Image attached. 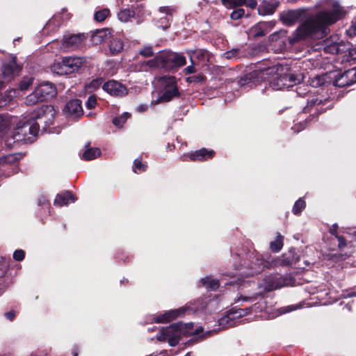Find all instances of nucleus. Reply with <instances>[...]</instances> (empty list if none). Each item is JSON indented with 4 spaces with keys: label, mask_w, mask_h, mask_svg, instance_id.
<instances>
[{
    "label": "nucleus",
    "mask_w": 356,
    "mask_h": 356,
    "mask_svg": "<svg viewBox=\"0 0 356 356\" xmlns=\"http://www.w3.org/2000/svg\"><path fill=\"white\" fill-rule=\"evenodd\" d=\"M347 13L348 11L339 4V1H334L330 9L319 11L315 15L307 18L291 35L287 36V31L280 30L270 34L269 40L276 42L286 49L287 44L293 46L302 40L313 38L327 26L345 18Z\"/></svg>",
    "instance_id": "1"
},
{
    "label": "nucleus",
    "mask_w": 356,
    "mask_h": 356,
    "mask_svg": "<svg viewBox=\"0 0 356 356\" xmlns=\"http://www.w3.org/2000/svg\"><path fill=\"white\" fill-rule=\"evenodd\" d=\"M54 114L55 111L52 106L42 105L29 120L19 121L17 123L12 135L6 139V145H10L12 143L32 142L33 138L38 136L40 130L39 123L36 120H40L42 122V119H46L49 115L51 118H54Z\"/></svg>",
    "instance_id": "2"
},
{
    "label": "nucleus",
    "mask_w": 356,
    "mask_h": 356,
    "mask_svg": "<svg viewBox=\"0 0 356 356\" xmlns=\"http://www.w3.org/2000/svg\"><path fill=\"white\" fill-rule=\"evenodd\" d=\"M193 323H183L177 322L163 327L156 336L159 341H168L170 346H177L180 341L181 335H198L203 332L202 327H198L193 330Z\"/></svg>",
    "instance_id": "3"
},
{
    "label": "nucleus",
    "mask_w": 356,
    "mask_h": 356,
    "mask_svg": "<svg viewBox=\"0 0 356 356\" xmlns=\"http://www.w3.org/2000/svg\"><path fill=\"white\" fill-rule=\"evenodd\" d=\"M301 73H296L291 69L280 65L276 69L275 76L270 81L269 85L275 90L293 87L303 80Z\"/></svg>",
    "instance_id": "4"
},
{
    "label": "nucleus",
    "mask_w": 356,
    "mask_h": 356,
    "mask_svg": "<svg viewBox=\"0 0 356 356\" xmlns=\"http://www.w3.org/2000/svg\"><path fill=\"white\" fill-rule=\"evenodd\" d=\"M86 60L81 57H63L60 62L51 66V70L59 75H67L78 72L84 65Z\"/></svg>",
    "instance_id": "5"
},
{
    "label": "nucleus",
    "mask_w": 356,
    "mask_h": 356,
    "mask_svg": "<svg viewBox=\"0 0 356 356\" xmlns=\"http://www.w3.org/2000/svg\"><path fill=\"white\" fill-rule=\"evenodd\" d=\"M161 69L165 71L175 72L186 64V57L181 54L170 50L160 51Z\"/></svg>",
    "instance_id": "6"
},
{
    "label": "nucleus",
    "mask_w": 356,
    "mask_h": 356,
    "mask_svg": "<svg viewBox=\"0 0 356 356\" xmlns=\"http://www.w3.org/2000/svg\"><path fill=\"white\" fill-rule=\"evenodd\" d=\"M56 95V88L53 83L43 82L39 84L34 91L26 97L28 104H35L50 99Z\"/></svg>",
    "instance_id": "7"
},
{
    "label": "nucleus",
    "mask_w": 356,
    "mask_h": 356,
    "mask_svg": "<svg viewBox=\"0 0 356 356\" xmlns=\"http://www.w3.org/2000/svg\"><path fill=\"white\" fill-rule=\"evenodd\" d=\"M160 82L163 86V92L156 100V104L168 102L175 97H180L175 76H163L160 79Z\"/></svg>",
    "instance_id": "8"
},
{
    "label": "nucleus",
    "mask_w": 356,
    "mask_h": 356,
    "mask_svg": "<svg viewBox=\"0 0 356 356\" xmlns=\"http://www.w3.org/2000/svg\"><path fill=\"white\" fill-rule=\"evenodd\" d=\"M147 15H149V13L145 9L143 4L136 3L131 5V7L121 8L118 13V18L122 22H129L132 18H134L137 20V23H140Z\"/></svg>",
    "instance_id": "9"
},
{
    "label": "nucleus",
    "mask_w": 356,
    "mask_h": 356,
    "mask_svg": "<svg viewBox=\"0 0 356 356\" xmlns=\"http://www.w3.org/2000/svg\"><path fill=\"white\" fill-rule=\"evenodd\" d=\"M248 261L243 260V263L240 264L239 266L236 268L237 270H241L243 268L250 270L248 273V275L253 276L261 272L264 268L267 267V262L263 259L261 255L258 254H250L247 255Z\"/></svg>",
    "instance_id": "10"
},
{
    "label": "nucleus",
    "mask_w": 356,
    "mask_h": 356,
    "mask_svg": "<svg viewBox=\"0 0 356 356\" xmlns=\"http://www.w3.org/2000/svg\"><path fill=\"white\" fill-rule=\"evenodd\" d=\"M332 85L338 88L348 87L356 83V67L338 72L331 80Z\"/></svg>",
    "instance_id": "11"
},
{
    "label": "nucleus",
    "mask_w": 356,
    "mask_h": 356,
    "mask_svg": "<svg viewBox=\"0 0 356 356\" xmlns=\"http://www.w3.org/2000/svg\"><path fill=\"white\" fill-rule=\"evenodd\" d=\"M215 155L216 152L214 150L203 147L194 152L184 154L180 157V159L183 162H203L212 159Z\"/></svg>",
    "instance_id": "12"
},
{
    "label": "nucleus",
    "mask_w": 356,
    "mask_h": 356,
    "mask_svg": "<svg viewBox=\"0 0 356 356\" xmlns=\"http://www.w3.org/2000/svg\"><path fill=\"white\" fill-rule=\"evenodd\" d=\"M17 60L16 56H12L11 59L8 62L4 63L1 67L3 78L7 82L19 76L22 70V67L17 64Z\"/></svg>",
    "instance_id": "13"
},
{
    "label": "nucleus",
    "mask_w": 356,
    "mask_h": 356,
    "mask_svg": "<svg viewBox=\"0 0 356 356\" xmlns=\"http://www.w3.org/2000/svg\"><path fill=\"white\" fill-rule=\"evenodd\" d=\"M186 308L180 307L176 309H171L165 312L163 314H159L154 316L152 319L153 323H168L178 317L184 316L186 314Z\"/></svg>",
    "instance_id": "14"
},
{
    "label": "nucleus",
    "mask_w": 356,
    "mask_h": 356,
    "mask_svg": "<svg viewBox=\"0 0 356 356\" xmlns=\"http://www.w3.org/2000/svg\"><path fill=\"white\" fill-rule=\"evenodd\" d=\"M102 89L115 97H123L128 94L127 87L120 82L113 79L105 82L102 86Z\"/></svg>",
    "instance_id": "15"
},
{
    "label": "nucleus",
    "mask_w": 356,
    "mask_h": 356,
    "mask_svg": "<svg viewBox=\"0 0 356 356\" xmlns=\"http://www.w3.org/2000/svg\"><path fill=\"white\" fill-rule=\"evenodd\" d=\"M306 89L302 90L301 87L297 88V94L299 96L307 98V105L303 108L304 113H309L317 106L323 103V100L318 99L317 95L312 94L310 91H305Z\"/></svg>",
    "instance_id": "16"
},
{
    "label": "nucleus",
    "mask_w": 356,
    "mask_h": 356,
    "mask_svg": "<svg viewBox=\"0 0 356 356\" xmlns=\"http://www.w3.org/2000/svg\"><path fill=\"white\" fill-rule=\"evenodd\" d=\"M305 15V10L303 9L290 10L282 13L280 19L284 24L292 26L299 20H301Z\"/></svg>",
    "instance_id": "17"
},
{
    "label": "nucleus",
    "mask_w": 356,
    "mask_h": 356,
    "mask_svg": "<svg viewBox=\"0 0 356 356\" xmlns=\"http://www.w3.org/2000/svg\"><path fill=\"white\" fill-rule=\"evenodd\" d=\"M63 111L64 114L69 116L79 117L83 115L81 100L72 99L69 100L65 105Z\"/></svg>",
    "instance_id": "18"
},
{
    "label": "nucleus",
    "mask_w": 356,
    "mask_h": 356,
    "mask_svg": "<svg viewBox=\"0 0 356 356\" xmlns=\"http://www.w3.org/2000/svg\"><path fill=\"white\" fill-rule=\"evenodd\" d=\"M85 38L86 37L83 33L65 35L63 38V44L65 47L74 49L82 45Z\"/></svg>",
    "instance_id": "19"
},
{
    "label": "nucleus",
    "mask_w": 356,
    "mask_h": 356,
    "mask_svg": "<svg viewBox=\"0 0 356 356\" xmlns=\"http://www.w3.org/2000/svg\"><path fill=\"white\" fill-rule=\"evenodd\" d=\"M222 4L227 8H232L234 10L230 14V17L233 20L241 19L245 15L244 9L241 6L243 5L245 1H221Z\"/></svg>",
    "instance_id": "20"
},
{
    "label": "nucleus",
    "mask_w": 356,
    "mask_h": 356,
    "mask_svg": "<svg viewBox=\"0 0 356 356\" xmlns=\"http://www.w3.org/2000/svg\"><path fill=\"white\" fill-rule=\"evenodd\" d=\"M271 28L269 22H260L250 28L249 34L253 38L262 37L266 35Z\"/></svg>",
    "instance_id": "21"
},
{
    "label": "nucleus",
    "mask_w": 356,
    "mask_h": 356,
    "mask_svg": "<svg viewBox=\"0 0 356 356\" xmlns=\"http://www.w3.org/2000/svg\"><path fill=\"white\" fill-rule=\"evenodd\" d=\"M264 289L266 291H271L281 288L283 284L281 277L277 275H268L264 278Z\"/></svg>",
    "instance_id": "22"
},
{
    "label": "nucleus",
    "mask_w": 356,
    "mask_h": 356,
    "mask_svg": "<svg viewBox=\"0 0 356 356\" xmlns=\"http://www.w3.org/2000/svg\"><path fill=\"white\" fill-rule=\"evenodd\" d=\"M299 259L300 256L296 252V249L291 248L282 255L280 264L284 266H291L296 264Z\"/></svg>",
    "instance_id": "23"
},
{
    "label": "nucleus",
    "mask_w": 356,
    "mask_h": 356,
    "mask_svg": "<svg viewBox=\"0 0 356 356\" xmlns=\"http://www.w3.org/2000/svg\"><path fill=\"white\" fill-rule=\"evenodd\" d=\"M76 200L74 195L69 191H65L56 195L54 200V205L63 207L67 206L70 202H74Z\"/></svg>",
    "instance_id": "24"
},
{
    "label": "nucleus",
    "mask_w": 356,
    "mask_h": 356,
    "mask_svg": "<svg viewBox=\"0 0 356 356\" xmlns=\"http://www.w3.org/2000/svg\"><path fill=\"white\" fill-rule=\"evenodd\" d=\"M111 32L109 29H97L91 36L92 42L95 44H101L111 37Z\"/></svg>",
    "instance_id": "25"
},
{
    "label": "nucleus",
    "mask_w": 356,
    "mask_h": 356,
    "mask_svg": "<svg viewBox=\"0 0 356 356\" xmlns=\"http://www.w3.org/2000/svg\"><path fill=\"white\" fill-rule=\"evenodd\" d=\"M279 6V1H262L258 7V13L261 15H272Z\"/></svg>",
    "instance_id": "26"
},
{
    "label": "nucleus",
    "mask_w": 356,
    "mask_h": 356,
    "mask_svg": "<svg viewBox=\"0 0 356 356\" xmlns=\"http://www.w3.org/2000/svg\"><path fill=\"white\" fill-rule=\"evenodd\" d=\"M161 13H165L167 16L164 18H161V26L163 29H167L170 26V21L172 20V15L175 12V9L170 6H161L159 8Z\"/></svg>",
    "instance_id": "27"
},
{
    "label": "nucleus",
    "mask_w": 356,
    "mask_h": 356,
    "mask_svg": "<svg viewBox=\"0 0 356 356\" xmlns=\"http://www.w3.org/2000/svg\"><path fill=\"white\" fill-rule=\"evenodd\" d=\"M160 51L156 54L152 59L145 60L141 63V68L144 71H147L152 69H161V63L160 59Z\"/></svg>",
    "instance_id": "28"
},
{
    "label": "nucleus",
    "mask_w": 356,
    "mask_h": 356,
    "mask_svg": "<svg viewBox=\"0 0 356 356\" xmlns=\"http://www.w3.org/2000/svg\"><path fill=\"white\" fill-rule=\"evenodd\" d=\"M90 142H88L85 145L86 149L83 153L82 159L85 161H90L95 159L101 155V150L97 147H90Z\"/></svg>",
    "instance_id": "29"
},
{
    "label": "nucleus",
    "mask_w": 356,
    "mask_h": 356,
    "mask_svg": "<svg viewBox=\"0 0 356 356\" xmlns=\"http://www.w3.org/2000/svg\"><path fill=\"white\" fill-rule=\"evenodd\" d=\"M250 312H251L250 307H248L245 309H238L235 311L229 310L227 312V316L220 320L221 321L220 324H222L224 321H226L227 323H228L229 320L232 321L236 318L242 317L245 315L250 314Z\"/></svg>",
    "instance_id": "30"
},
{
    "label": "nucleus",
    "mask_w": 356,
    "mask_h": 356,
    "mask_svg": "<svg viewBox=\"0 0 356 356\" xmlns=\"http://www.w3.org/2000/svg\"><path fill=\"white\" fill-rule=\"evenodd\" d=\"M323 111L319 110L318 108H315V111L314 113L310 115L307 118H306L303 122H300L298 124H295V126L292 128L294 129L296 132H299L303 129H305L309 124L314 120L318 118L319 113H321Z\"/></svg>",
    "instance_id": "31"
},
{
    "label": "nucleus",
    "mask_w": 356,
    "mask_h": 356,
    "mask_svg": "<svg viewBox=\"0 0 356 356\" xmlns=\"http://www.w3.org/2000/svg\"><path fill=\"white\" fill-rule=\"evenodd\" d=\"M8 266L3 263L0 264V291L2 293L10 284V280L6 275Z\"/></svg>",
    "instance_id": "32"
},
{
    "label": "nucleus",
    "mask_w": 356,
    "mask_h": 356,
    "mask_svg": "<svg viewBox=\"0 0 356 356\" xmlns=\"http://www.w3.org/2000/svg\"><path fill=\"white\" fill-rule=\"evenodd\" d=\"M201 283L207 289L216 291L220 287V282L218 280L211 277H206L201 279Z\"/></svg>",
    "instance_id": "33"
},
{
    "label": "nucleus",
    "mask_w": 356,
    "mask_h": 356,
    "mask_svg": "<svg viewBox=\"0 0 356 356\" xmlns=\"http://www.w3.org/2000/svg\"><path fill=\"white\" fill-rule=\"evenodd\" d=\"M108 47L111 54L115 55L123 49L124 44L120 39L112 38L109 42Z\"/></svg>",
    "instance_id": "34"
},
{
    "label": "nucleus",
    "mask_w": 356,
    "mask_h": 356,
    "mask_svg": "<svg viewBox=\"0 0 356 356\" xmlns=\"http://www.w3.org/2000/svg\"><path fill=\"white\" fill-rule=\"evenodd\" d=\"M284 236L279 232H277L276 238L270 243V248L273 252H280L284 245Z\"/></svg>",
    "instance_id": "35"
},
{
    "label": "nucleus",
    "mask_w": 356,
    "mask_h": 356,
    "mask_svg": "<svg viewBox=\"0 0 356 356\" xmlns=\"http://www.w3.org/2000/svg\"><path fill=\"white\" fill-rule=\"evenodd\" d=\"M19 159L17 154H9L0 156V165L4 166L7 164H13Z\"/></svg>",
    "instance_id": "36"
},
{
    "label": "nucleus",
    "mask_w": 356,
    "mask_h": 356,
    "mask_svg": "<svg viewBox=\"0 0 356 356\" xmlns=\"http://www.w3.org/2000/svg\"><path fill=\"white\" fill-rule=\"evenodd\" d=\"M147 168V165L143 163L142 157L136 159L133 163V171L138 174L139 172H145Z\"/></svg>",
    "instance_id": "37"
},
{
    "label": "nucleus",
    "mask_w": 356,
    "mask_h": 356,
    "mask_svg": "<svg viewBox=\"0 0 356 356\" xmlns=\"http://www.w3.org/2000/svg\"><path fill=\"white\" fill-rule=\"evenodd\" d=\"M110 15V10L104 8L97 10L94 15V19L97 22H104Z\"/></svg>",
    "instance_id": "38"
},
{
    "label": "nucleus",
    "mask_w": 356,
    "mask_h": 356,
    "mask_svg": "<svg viewBox=\"0 0 356 356\" xmlns=\"http://www.w3.org/2000/svg\"><path fill=\"white\" fill-rule=\"evenodd\" d=\"M306 207V202L303 198H299L295 203L292 209L294 215L299 216Z\"/></svg>",
    "instance_id": "39"
},
{
    "label": "nucleus",
    "mask_w": 356,
    "mask_h": 356,
    "mask_svg": "<svg viewBox=\"0 0 356 356\" xmlns=\"http://www.w3.org/2000/svg\"><path fill=\"white\" fill-rule=\"evenodd\" d=\"M130 117L131 114L125 112L122 115L114 118L112 122L115 126L118 127H122L123 124L126 122L127 119Z\"/></svg>",
    "instance_id": "40"
},
{
    "label": "nucleus",
    "mask_w": 356,
    "mask_h": 356,
    "mask_svg": "<svg viewBox=\"0 0 356 356\" xmlns=\"http://www.w3.org/2000/svg\"><path fill=\"white\" fill-rule=\"evenodd\" d=\"M261 72H258L257 70L252 71L248 74L244 75V77L241 79V81H244L245 83H254L257 81L259 79V76Z\"/></svg>",
    "instance_id": "41"
},
{
    "label": "nucleus",
    "mask_w": 356,
    "mask_h": 356,
    "mask_svg": "<svg viewBox=\"0 0 356 356\" xmlns=\"http://www.w3.org/2000/svg\"><path fill=\"white\" fill-rule=\"evenodd\" d=\"M207 79V77L202 74H198L196 75L188 76L186 79V81L188 83H200L204 82Z\"/></svg>",
    "instance_id": "42"
},
{
    "label": "nucleus",
    "mask_w": 356,
    "mask_h": 356,
    "mask_svg": "<svg viewBox=\"0 0 356 356\" xmlns=\"http://www.w3.org/2000/svg\"><path fill=\"white\" fill-rule=\"evenodd\" d=\"M325 83V76H316L312 79L310 86L314 88H317L323 86Z\"/></svg>",
    "instance_id": "43"
},
{
    "label": "nucleus",
    "mask_w": 356,
    "mask_h": 356,
    "mask_svg": "<svg viewBox=\"0 0 356 356\" xmlns=\"http://www.w3.org/2000/svg\"><path fill=\"white\" fill-rule=\"evenodd\" d=\"M138 54L145 58H149L154 55L153 47L152 46L143 47L139 50Z\"/></svg>",
    "instance_id": "44"
},
{
    "label": "nucleus",
    "mask_w": 356,
    "mask_h": 356,
    "mask_svg": "<svg viewBox=\"0 0 356 356\" xmlns=\"http://www.w3.org/2000/svg\"><path fill=\"white\" fill-rule=\"evenodd\" d=\"M97 104V98L95 95H90L86 102V106L88 109H92Z\"/></svg>",
    "instance_id": "45"
},
{
    "label": "nucleus",
    "mask_w": 356,
    "mask_h": 356,
    "mask_svg": "<svg viewBox=\"0 0 356 356\" xmlns=\"http://www.w3.org/2000/svg\"><path fill=\"white\" fill-rule=\"evenodd\" d=\"M13 259L17 261H22L25 257V252L22 250H16L13 255Z\"/></svg>",
    "instance_id": "46"
},
{
    "label": "nucleus",
    "mask_w": 356,
    "mask_h": 356,
    "mask_svg": "<svg viewBox=\"0 0 356 356\" xmlns=\"http://www.w3.org/2000/svg\"><path fill=\"white\" fill-rule=\"evenodd\" d=\"M10 125L8 118L0 115V133L4 131Z\"/></svg>",
    "instance_id": "47"
},
{
    "label": "nucleus",
    "mask_w": 356,
    "mask_h": 356,
    "mask_svg": "<svg viewBox=\"0 0 356 356\" xmlns=\"http://www.w3.org/2000/svg\"><path fill=\"white\" fill-rule=\"evenodd\" d=\"M194 55L199 60L204 61L207 56V51L203 49H198L194 51Z\"/></svg>",
    "instance_id": "48"
},
{
    "label": "nucleus",
    "mask_w": 356,
    "mask_h": 356,
    "mask_svg": "<svg viewBox=\"0 0 356 356\" xmlns=\"http://www.w3.org/2000/svg\"><path fill=\"white\" fill-rule=\"evenodd\" d=\"M115 258L118 261L126 262L129 261V257L128 255H125V253L123 251H118L115 255Z\"/></svg>",
    "instance_id": "49"
},
{
    "label": "nucleus",
    "mask_w": 356,
    "mask_h": 356,
    "mask_svg": "<svg viewBox=\"0 0 356 356\" xmlns=\"http://www.w3.org/2000/svg\"><path fill=\"white\" fill-rule=\"evenodd\" d=\"M104 80L102 77L97 78L95 79H93L90 83V86L93 88H98L101 85L103 86Z\"/></svg>",
    "instance_id": "50"
},
{
    "label": "nucleus",
    "mask_w": 356,
    "mask_h": 356,
    "mask_svg": "<svg viewBox=\"0 0 356 356\" xmlns=\"http://www.w3.org/2000/svg\"><path fill=\"white\" fill-rule=\"evenodd\" d=\"M191 65L186 67L184 70V72L185 74H193L195 72H196V68L195 67L194 65H195V63L193 60V58H191Z\"/></svg>",
    "instance_id": "51"
},
{
    "label": "nucleus",
    "mask_w": 356,
    "mask_h": 356,
    "mask_svg": "<svg viewBox=\"0 0 356 356\" xmlns=\"http://www.w3.org/2000/svg\"><path fill=\"white\" fill-rule=\"evenodd\" d=\"M338 240V247L339 249H343L346 246V241L343 236H337L336 237Z\"/></svg>",
    "instance_id": "52"
},
{
    "label": "nucleus",
    "mask_w": 356,
    "mask_h": 356,
    "mask_svg": "<svg viewBox=\"0 0 356 356\" xmlns=\"http://www.w3.org/2000/svg\"><path fill=\"white\" fill-rule=\"evenodd\" d=\"M238 52H239V50L236 49H233L230 51H227L225 52L226 58H234L238 55Z\"/></svg>",
    "instance_id": "53"
},
{
    "label": "nucleus",
    "mask_w": 356,
    "mask_h": 356,
    "mask_svg": "<svg viewBox=\"0 0 356 356\" xmlns=\"http://www.w3.org/2000/svg\"><path fill=\"white\" fill-rule=\"evenodd\" d=\"M32 81L31 79L28 81H22L19 83V88L22 90H27Z\"/></svg>",
    "instance_id": "54"
},
{
    "label": "nucleus",
    "mask_w": 356,
    "mask_h": 356,
    "mask_svg": "<svg viewBox=\"0 0 356 356\" xmlns=\"http://www.w3.org/2000/svg\"><path fill=\"white\" fill-rule=\"evenodd\" d=\"M4 316L9 321H13L15 318V312L14 310H11L10 312H6L4 314Z\"/></svg>",
    "instance_id": "55"
},
{
    "label": "nucleus",
    "mask_w": 356,
    "mask_h": 356,
    "mask_svg": "<svg viewBox=\"0 0 356 356\" xmlns=\"http://www.w3.org/2000/svg\"><path fill=\"white\" fill-rule=\"evenodd\" d=\"M348 58V60H356V47L349 50Z\"/></svg>",
    "instance_id": "56"
},
{
    "label": "nucleus",
    "mask_w": 356,
    "mask_h": 356,
    "mask_svg": "<svg viewBox=\"0 0 356 356\" xmlns=\"http://www.w3.org/2000/svg\"><path fill=\"white\" fill-rule=\"evenodd\" d=\"M337 229H338V225L337 224H334L330 229V233L331 234V235L337 237V236H339Z\"/></svg>",
    "instance_id": "57"
},
{
    "label": "nucleus",
    "mask_w": 356,
    "mask_h": 356,
    "mask_svg": "<svg viewBox=\"0 0 356 356\" xmlns=\"http://www.w3.org/2000/svg\"><path fill=\"white\" fill-rule=\"evenodd\" d=\"M148 110V106L147 104H141L138 106L137 111L139 113H144Z\"/></svg>",
    "instance_id": "58"
},
{
    "label": "nucleus",
    "mask_w": 356,
    "mask_h": 356,
    "mask_svg": "<svg viewBox=\"0 0 356 356\" xmlns=\"http://www.w3.org/2000/svg\"><path fill=\"white\" fill-rule=\"evenodd\" d=\"M243 5H246L248 7H250L252 9H254L257 6V1H245Z\"/></svg>",
    "instance_id": "59"
},
{
    "label": "nucleus",
    "mask_w": 356,
    "mask_h": 356,
    "mask_svg": "<svg viewBox=\"0 0 356 356\" xmlns=\"http://www.w3.org/2000/svg\"><path fill=\"white\" fill-rule=\"evenodd\" d=\"M273 72H275L274 67H267L262 72V73L266 72V74H270Z\"/></svg>",
    "instance_id": "60"
},
{
    "label": "nucleus",
    "mask_w": 356,
    "mask_h": 356,
    "mask_svg": "<svg viewBox=\"0 0 356 356\" xmlns=\"http://www.w3.org/2000/svg\"><path fill=\"white\" fill-rule=\"evenodd\" d=\"M79 352V348L77 346H74L72 350V353L73 356H78Z\"/></svg>",
    "instance_id": "61"
},
{
    "label": "nucleus",
    "mask_w": 356,
    "mask_h": 356,
    "mask_svg": "<svg viewBox=\"0 0 356 356\" xmlns=\"http://www.w3.org/2000/svg\"><path fill=\"white\" fill-rule=\"evenodd\" d=\"M295 309H296V307L294 306L291 305V306H288L286 307H284V312H290L293 311Z\"/></svg>",
    "instance_id": "62"
},
{
    "label": "nucleus",
    "mask_w": 356,
    "mask_h": 356,
    "mask_svg": "<svg viewBox=\"0 0 356 356\" xmlns=\"http://www.w3.org/2000/svg\"><path fill=\"white\" fill-rule=\"evenodd\" d=\"M353 24H352V27L355 29V31H356V17L354 19V20L353 21Z\"/></svg>",
    "instance_id": "63"
},
{
    "label": "nucleus",
    "mask_w": 356,
    "mask_h": 356,
    "mask_svg": "<svg viewBox=\"0 0 356 356\" xmlns=\"http://www.w3.org/2000/svg\"><path fill=\"white\" fill-rule=\"evenodd\" d=\"M4 83L0 81V90L4 88Z\"/></svg>",
    "instance_id": "64"
}]
</instances>
